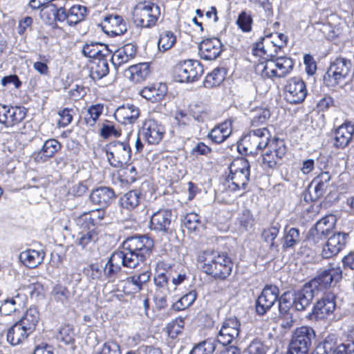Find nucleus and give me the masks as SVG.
Returning <instances> with one entry per match:
<instances>
[{"mask_svg":"<svg viewBox=\"0 0 354 354\" xmlns=\"http://www.w3.org/2000/svg\"><path fill=\"white\" fill-rule=\"evenodd\" d=\"M153 241L146 236H131L123 243L122 250L114 252L104 268V274L113 282L121 266L136 268L150 256Z\"/></svg>","mask_w":354,"mask_h":354,"instance_id":"f257e3e1","label":"nucleus"},{"mask_svg":"<svg viewBox=\"0 0 354 354\" xmlns=\"http://www.w3.org/2000/svg\"><path fill=\"white\" fill-rule=\"evenodd\" d=\"M230 173L225 180L219 185L223 192L244 193L250 180V164L245 158L234 160L229 167Z\"/></svg>","mask_w":354,"mask_h":354,"instance_id":"f03ea898","label":"nucleus"},{"mask_svg":"<svg viewBox=\"0 0 354 354\" xmlns=\"http://www.w3.org/2000/svg\"><path fill=\"white\" fill-rule=\"evenodd\" d=\"M203 270L215 279H225L232 270V262L225 253L205 252L201 257Z\"/></svg>","mask_w":354,"mask_h":354,"instance_id":"7ed1b4c3","label":"nucleus"},{"mask_svg":"<svg viewBox=\"0 0 354 354\" xmlns=\"http://www.w3.org/2000/svg\"><path fill=\"white\" fill-rule=\"evenodd\" d=\"M160 10L158 5L150 1L139 2L133 11V19L137 26L151 28L160 17Z\"/></svg>","mask_w":354,"mask_h":354,"instance_id":"20e7f679","label":"nucleus"},{"mask_svg":"<svg viewBox=\"0 0 354 354\" xmlns=\"http://www.w3.org/2000/svg\"><path fill=\"white\" fill-rule=\"evenodd\" d=\"M252 52L254 56L263 59L255 65V73L264 79L276 77L274 62L276 54L272 50L264 48L263 42H257L253 46Z\"/></svg>","mask_w":354,"mask_h":354,"instance_id":"39448f33","label":"nucleus"},{"mask_svg":"<svg viewBox=\"0 0 354 354\" xmlns=\"http://www.w3.org/2000/svg\"><path fill=\"white\" fill-rule=\"evenodd\" d=\"M352 68L350 59L339 57L331 63L329 68L324 76V84L328 87H333L344 83Z\"/></svg>","mask_w":354,"mask_h":354,"instance_id":"423d86ee","label":"nucleus"},{"mask_svg":"<svg viewBox=\"0 0 354 354\" xmlns=\"http://www.w3.org/2000/svg\"><path fill=\"white\" fill-rule=\"evenodd\" d=\"M272 140L270 131L263 127L251 130L244 136L242 142L245 152L254 154L259 150L268 149Z\"/></svg>","mask_w":354,"mask_h":354,"instance_id":"0eeeda50","label":"nucleus"},{"mask_svg":"<svg viewBox=\"0 0 354 354\" xmlns=\"http://www.w3.org/2000/svg\"><path fill=\"white\" fill-rule=\"evenodd\" d=\"M106 154L112 167L121 168L130 162L131 150L127 142L113 141L106 146Z\"/></svg>","mask_w":354,"mask_h":354,"instance_id":"6e6552de","label":"nucleus"},{"mask_svg":"<svg viewBox=\"0 0 354 354\" xmlns=\"http://www.w3.org/2000/svg\"><path fill=\"white\" fill-rule=\"evenodd\" d=\"M315 337V331L310 327L297 328L289 345L288 354H306Z\"/></svg>","mask_w":354,"mask_h":354,"instance_id":"1a4fd4ad","label":"nucleus"},{"mask_svg":"<svg viewBox=\"0 0 354 354\" xmlns=\"http://www.w3.org/2000/svg\"><path fill=\"white\" fill-rule=\"evenodd\" d=\"M203 73V65L198 60L188 59L180 62L175 67L176 78L180 82H195Z\"/></svg>","mask_w":354,"mask_h":354,"instance_id":"9d476101","label":"nucleus"},{"mask_svg":"<svg viewBox=\"0 0 354 354\" xmlns=\"http://www.w3.org/2000/svg\"><path fill=\"white\" fill-rule=\"evenodd\" d=\"M307 95L305 82L299 77H291L286 82L284 87V97L290 104L302 102Z\"/></svg>","mask_w":354,"mask_h":354,"instance_id":"9b49d317","label":"nucleus"},{"mask_svg":"<svg viewBox=\"0 0 354 354\" xmlns=\"http://www.w3.org/2000/svg\"><path fill=\"white\" fill-rule=\"evenodd\" d=\"M53 12L55 20L66 21L69 26H73L84 19L86 8L81 5H75L66 11L65 8L60 6L56 10L53 9Z\"/></svg>","mask_w":354,"mask_h":354,"instance_id":"f8f14e48","label":"nucleus"},{"mask_svg":"<svg viewBox=\"0 0 354 354\" xmlns=\"http://www.w3.org/2000/svg\"><path fill=\"white\" fill-rule=\"evenodd\" d=\"M342 277V271L338 265L330 263L328 268L322 270L315 278L308 283L316 282L317 292L330 286L333 283H337Z\"/></svg>","mask_w":354,"mask_h":354,"instance_id":"ddd939ff","label":"nucleus"},{"mask_svg":"<svg viewBox=\"0 0 354 354\" xmlns=\"http://www.w3.org/2000/svg\"><path fill=\"white\" fill-rule=\"evenodd\" d=\"M279 294L276 286L266 285L256 301V312L259 315H265L276 301Z\"/></svg>","mask_w":354,"mask_h":354,"instance_id":"4468645a","label":"nucleus"},{"mask_svg":"<svg viewBox=\"0 0 354 354\" xmlns=\"http://www.w3.org/2000/svg\"><path fill=\"white\" fill-rule=\"evenodd\" d=\"M349 235L345 232H337L330 236L322 247L323 258H331L339 253L346 246Z\"/></svg>","mask_w":354,"mask_h":354,"instance_id":"2eb2a0df","label":"nucleus"},{"mask_svg":"<svg viewBox=\"0 0 354 354\" xmlns=\"http://www.w3.org/2000/svg\"><path fill=\"white\" fill-rule=\"evenodd\" d=\"M240 332V322L236 317H230L223 322L221 328L217 335V344L223 346L231 344L236 339Z\"/></svg>","mask_w":354,"mask_h":354,"instance_id":"dca6fc26","label":"nucleus"},{"mask_svg":"<svg viewBox=\"0 0 354 354\" xmlns=\"http://www.w3.org/2000/svg\"><path fill=\"white\" fill-rule=\"evenodd\" d=\"M317 287L316 282H308L295 293L292 304L297 310H304L310 304L314 297L318 294Z\"/></svg>","mask_w":354,"mask_h":354,"instance_id":"f3484780","label":"nucleus"},{"mask_svg":"<svg viewBox=\"0 0 354 354\" xmlns=\"http://www.w3.org/2000/svg\"><path fill=\"white\" fill-rule=\"evenodd\" d=\"M268 149L274 150V157L271 155L270 151H266L262 154V163L265 167L274 169L276 167L278 162L283 157L286 153V147L283 140L278 138H274Z\"/></svg>","mask_w":354,"mask_h":354,"instance_id":"a211bd4d","label":"nucleus"},{"mask_svg":"<svg viewBox=\"0 0 354 354\" xmlns=\"http://www.w3.org/2000/svg\"><path fill=\"white\" fill-rule=\"evenodd\" d=\"M165 132V128L160 123L149 119L144 122L140 136L149 145H156L161 141Z\"/></svg>","mask_w":354,"mask_h":354,"instance_id":"6ab92c4d","label":"nucleus"},{"mask_svg":"<svg viewBox=\"0 0 354 354\" xmlns=\"http://www.w3.org/2000/svg\"><path fill=\"white\" fill-rule=\"evenodd\" d=\"M26 115L24 108L0 104V122L6 127H13L21 122Z\"/></svg>","mask_w":354,"mask_h":354,"instance_id":"aec40b11","label":"nucleus"},{"mask_svg":"<svg viewBox=\"0 0 354 354\" xmlns=\"http://www.w3.org/2000/svg\"><path fill=\"white\" fill-rule=\"evenodd\" d=\"M172 218L171 209H158L151 216L149 227L156 232H168L170 230Z\"/></svg>","mask_w":354,"mask_h":354,"instance_id":"412c9836","label":"nucleus"},{"mask_svg":"<svg viewBox=\"0 0 354 354\" xmlns=\"http://www.w3.org/2000/svg\"><path fill=\"white\" fill-rule=\"evenodd\" d=\"M335 309V303L333 295H326L317 301L313 312L308 315L310 319L319 320L327 318Z\"/></svg>","mask_w":354,"mask_h":354,"instance_id":"4be33fe9","label":"nucleus"},{"mask_svg":"<svg viewBox=\"0 0 354 354\" xmlns=\"http://www.w3.org/2000/svg\"><path fill=\"white\" fill-rule=\"evenodd\" d=\"M199 55L205 60H214L222 51V43L216 37L203 40L198 46Z\"/></svg>","mask_w":354,"mask_h":354,"instance_id":"5701e85b","label":"nucleus"},{"mask_svg":"<svg viewBox=\"0 0 354 354\" xmlns=\"http://www.w3.org/2000/svg\"><path fill=\"white\" fill-rule=\"evenodd\" d=\"M167 267V264L165 262H158L156 268V274L153 277L156 292L162 295H168L172 291L167 276L168 272L166 270Z\"/></svg>","mask_w":354,"mask_h":354,"instance_id":"b1692460","label":"nucleus"},{"mask_svg":"<svg viewBox=\"0 0 354 354\" xmlns=\"http://www.w3.org/2000/svg\"><path fill=\"white\" fill-rule=\"evenodd\" d=\"M354 135V124L351 122H345L334 133L333 146L336 148L344 149L352 140Z\"/></svg>","mask_w":354,"mask_h":354,"instance_id":"393cba45","label":"nucleus"},{"mask_svg":"<svg viewBox=\"0 0 354 354\" xmlns=\"http://www.w3.org/2000/svg\"><path fill=\"white\" fill-rule=\"evenodd\" d=\"M137 48L131 43H128L115 50H112L111 62L115 68L129 62L136 55Z\"/></svg>","mask_w":354,"mask_h":354,"instance_id":"a878e982","label":"nucleus"},{"mask_svg":"<svg viewBox=\"0 0 354 354\" xmlns=\"http://www.w3.org/2000/svg\"><path fill=\"white\" fill-rule=\"evenodd\" d=\"M140 114L138 106L127 104L119 106L115 111L114 117L120 123L124 124H134Z\"/></svg>","mask_w":354,"mask_h":354,"instance_id":"bb28decb","label":"nucleus"},{"mask_svg":"<svg viewBox=\"0 0 354 354\" xmlns=\"http://www.w3.org/2000/svg\"><path fill=\"white\" fill-rule=\"evenodd\" d=\"M115 197L113 189L108 187H100L92 190L89 198L91 202L102 208L107 207Z\"/></svg>","mask_w":354,"mask_h":354,"instance_id":"cd10ccee","label":"nucleus"},{"mask_svg":"<svg viewBox=\"0 0 354 354\" xmlns=\"http://www.w3.org/2000/svg\"><path fill=\"white\" fill-rule=\"evenodd\" d=\"M102 28L107 34L114 35H122L127 30L122 17L118 15L106 16L104 19Z\"/></svg>","mask_w":354,"mask_h":354,"instance_id":"c85d7f7f","label":"nucleus"},{"mask_svg":"<svg viewBox=\"0 0 354 354\" xmlns=\"http://www.w3.org/2000/svg\"><path fill=\"white\" fill-rule=\"evenodd\" d=\"M112 53L105 44L99 42L86 43L82 48V53L84 56L93 58L94 60L98 58L109 56Z\"/></svg>","mask_w":354,"mask_h":354,"instance_id":"c756f323","label":"nucleus"},{"mask_svg":"<svg viewBox=\"0 0 354 354\" xmlns=\"http://www.w3.org/2000/svg\"><path fill=\"white\" fill-rule=\"evenodd\" d=\"M24 327L18 322L10 327L6 335L8 342L12 346H17L24 343L31 335Z\"/></svg>","mask_w":354,"mask_h":354,"instance_id":"7c9ffc66","label":"nucleus"},{"mask_svg":"<svg viewBox=\"0 0 354 354\" xmlns=\"http://www.w3.org/2000/svg\"><path fill=\"white\" fill-rule=\"evenodd\" d=\"M45 257V253L43 251L35 250H26L19 254L20 261L30 268H35L40 265Z\"/></svg>","mask_w":354,"mask_h":354,"instance_id":"2f4dec72","label":"nucleus"},{"mask_svg":"<svg viewBox=\"0 0 354 354\" xmlns=\"http://www.w3.org/2000/svg\"><path fill=\"white\" fill-rule=\"evenodd\" d=\"M232 130V120H225L215 127L209 133V137L214 142L221 143L230 136Z\"/></svg>","mask_w":354,"mask_h":354,"instance_id":"473e14b6","label":"nucleus"},{"mask_svg":"<svg viewBox=\"0 0 354 354\" xmlns=\"http://www.w3.org/2000/svg\"><path fill=\"white\" fill-rule=\"evenodd\" d=\"M275 54L274 52H273ZM277 53H276L277 55ZM275 76L278 78L285 77L293 69L294 62L292 59L288 57H274Z\"/></svg>","mask_w":354,"mask_h":354,"instance_id":"72a5a7b5","label":"nucleus"},{"mask_svg":"<svg viewBox=\"0 0 354 354\" xmlns=\"http://www.w3.org/2000/svg\"><path fill=\"white\" fill-rule=\"evenodd\" d=\"M151 272L149 267L145 268L140 273H135L131 277L126 279V282L128 284H131L134 286L133 290L136 292L140 291L143 286H145L150 280Z\"/></svg>","mask_w":354,"mask_h":354,"instance_id":"f704fd0d","label":"nucleus"},{"mask_svg":"<svg viewBox=\"0 0 354 354\" xmlns=\"http://www.w3.org/2000/svg\"><path fill=\"white\" fill-rule=\"evenodd\" d=\"M39 320V314L37 308H30L17 322L32 334L35 331Z\"/></svg>","mask_w":354,"mask_h":354,"instance_id":"c9c22d12","label":"nucleus"},{"mask_svg":"<svg viewBox=\"0 0 354 354\" xmlns=\"http://www.w3.org/2000/svg\"><path fill=\"white\" fill-rule=\"evenodd\" d=\"M128 71L130 74L129 78L136 83L145 80L150 73L149 66L146 62L131 66Z\"/></svg>","mask_w":354,"mask_h":354,"instance_id":"e433bc0d","label":"nucleus"},{"mask_svg":"<svg viewBox=\"0 0 354 354\" xmlns=\"http://www.w3.org/2000/svg\"><path fill=\"white\" fill-rule=\"evenodd\" d=\"M24 299L17 294L15 297L4 300L0 306V313L3 315H10L12 313L23 307Z\"/></svg>","mask_w":354,"mask_h":354,"instance_id":"4c0bfd02","label":"nucleus"},{"mask_svg":"<svg viewBox=\"0 0 354 354\" xmlns=\"http://www.w3.org/2000/svg\"><path fill=\"white\" fill-rule=\"evenodd\" d=\"M61 147V144L57 140L49 139L43 145V147L38 153L37 158H40L43 161H46L48 158L53 157Z\"/></svg>","mask_w":354,"mask_h":354,"instance_id":"58836bf2","label":"nucleus"},{"mask_svg":"<svg viewBox=\"0 0 354 354\" xmlns=\"http://www.w3.org/2000/svg\"><path fill=\"white\" fill-rule=\"evenodd\" d=\"M109 72L107 59L104 57L93 60L91 68V76L93 79L100 80L105 77Z\"/></svg>","mask_w":354,"mask_h":354,"instance_id":"ea45409f","label":"nucleus"},{"mask_svg":"<svg viewBox=\"0 0 354 354\" xmlns=\"http://www.w3.org/2000/svg\"><path fill=\"white\" fill-rule=\"evenodd\" d=\"M141 193L138 190H131L124 194L120 199L123 208L131 210L138 206L140 202Z\"/></svg>","mask_w":354,"mask_h":354,"instance_id":"a19ab883","label":"nucleus"},{"mask_svg":"<svg viewBox=\"0 0 354 354\" xmlns=\"http://www.w3.org/2000/svg\"><path fill=\"white\" fill-rule=\"evenodd\" d=\"M176 42V37L171 30L162 31L159 35L158 48L162 53L171 49Z\"/></svg>","mask_w":354,"mask_h":354,"instance_id":"79ce46f5","label":"nucleus"},{"mask_svg":"<svg viewBox=\"0 0 354 354\" xmlns=\"http://www.w3.org/2000/svg\"><path fill=\"white\" fill-rule=\"evenodd\" d=\"M301 236L299 230L295 227H291L286 230L282 239V248L284 250L292 248L299 243Z\"/></svg>","mask_w":354,"mask_h":354,"instance_id":"37998d69","label":"nucleus"},{"mask_svg":"<svg viewBox=\"0 0 354 354\" xmlns=\"http://www.w3.org/2000/svg\"><path fill=\"white\" fill-rule=\"evenodd\" d=\"M280 229V225L276 223L272 226L268 227L263 230L261 233L262 239L265 242L269 244V248L271 250L278 249V244L274 242L275 239L277 237Z\"/></svg>","mask_w":354,"mask_h":354,"instance_id":"c03bdc74","label":"nucleus"},{"mask_svg":"<svg viewBox=\"0 0 354 354\" xmlns=\"http://www.w3.org/2000/svg\"><path fill=\"white\" fill-rule=\"evenodd\" d=\"M97 239V232L95 228H92L91 230L80 232L76 240V243L82 248H85L95 243Z\"/></svg>","mask_w":354,"mask_h":354,"instance_id":"a18cd8bd","label":"nucleus"},{"mask_svg":"<svg viewBox=\"0 0 354 354\" xmlns=\"http://www.w3.org/2000/svg\"><path fill=\"white\" fill-rule=\"evenodd\" d=\"M217 345L216 339L209 338L196 345L189 354H212Z\"/></svg>","mask_w":354,"mask_h":354,"instance_id":"49530a36","label":"nucleus"},{"mask_svg":"<svg viewBox=\"0 0 354 354\" xmlns=\"http://www.w3.org/2000/svg\"><path fill=\"white\" fill-rule=\"evenodd\" d=\"M270 117V112L268 109L257 107L251 111V125L258 127L264 124Z\"/></svg>","mask_w":354,"mask_h":354,"instance_id":"de8ad7c7","label":"nucleus"},{"mask_svg":"<svg viewBox=\"0 0 354 354\" xmlns=\"http://www.w3.org/2000/svg\"><path fill=\"white\" fill-rule=\"evenodd\" d=\"M224 79V69L216 68L206 76L204 85L206 88L215 87L220 85Z\"/></svg>","mask_w":354,"mask_h":354,"instance_id":"09e8293b","label":"nucleus"},{"mask_svg":"<svg viewBox=\"0 0 354 354\" xmlns=\"http://www.w3.org/2000/svg\"><path fill=\"white\" fill-rule=\"evenodd\" d=\"M104 106L102 104H96L90 106L86 111L84 120L87 125L93 127L100 116L102 114Z\"/></svg>","mask_w":354,"mask_h":354,"instance_id":"8fccbe9b","label":"nucleus"},{"mask_svg":"<svg viewBox=\"0 0 354 354\" xmlns=\"http://www.w3.org/2000/svg\"><path fill=\"white\" fill-rule=\"evenodd\" d=\"M275 37L279 40V42L270 41V37L268 36L266 38H261V41L259 42H263L264 48L271 49L270 47H272V48H274V52L277 53L278 50H281V48L286 45L288 37L283 33H276Z\"/></svg>","mask_w":354,"mask_h":354,"instance_id":"3c124183","label":"nucleus"},{"mask_svg":"<svg viewBox=\"0 0 354 354\" xmlns=\"http://www.w3.org/2000/svg\"><path fill=\"white\" fill-rule=\"evenodd\" d=\"M165 85H163L162 88L163 90L159 91L155 87H145L140 91L141 95L147 100L151 101L152 102H158L160 101L165 93Z\"/></svg>","mask_w":354,"mask_h":354,"instance_id":"603ef678","label":"nucleus"},{"mask_svg":"<svg viewBox=\"0 0 354 354\" xmlns=\"http://www.w3.org/2000/svg\"><path fill=\"white\" fill-rule=\"evenodd\" d=\"M196 297L197 293L195 290L189 291L174 303L172 308L177 311L185 310L194 302Z\"/></svg>","mask_w":354,"mask_h":354,"instance_id":"864d4df0","label":"nucleus"},{"mask_svg":"<svg viewBox=\"0 0 354 354\" xmlns=\"http://www.w3.org/2000/svg\"><path fill=\"white\" fill-rule=\"evenodd\" d=\"M336 344L337 339L335 335H329L318 345L317 350L321 354H330L337 347Z\"/></svg>","mask_w":354,"mask_h":354,"instance_id":"5fc2aeb1","label":"nucleus"},{"mask_svg":"<svg viewBox=\"0 0 354 354\" xmlns=\"http://www.w3.org/2000/svg\"><path fill=\"white\" fill-rule=\"evenodd\" d=\"M253 19L250 14L242 11L236 20V24L243 32H249L252 30Z\"/></svg>","mask_w":354,"mask_h":354,"instance_id":"6e6d98bb","label":"nucleus"},{"mask_svg":"<svg viewBox=\"0 0 354 354\" xmlns=\"http://www.w3.org/2000/svg\"><path fill=\"white\" fill-rule=\"evenodd\" d=\"M84 273L91 282L100 280L102 276V270L97 263L88 265L84 268Z\"/></svg>","mask_w":354,"mask_h":354,"instance_id":"4d7b16f0","label":"nucleus"},{"mask_svg":"<svg viewBox=\"0 0 354 354\" xmlns=\"http://www.w3.org/2000/svg\"><path fill=\"white\" fill-rule=\"evenodd\" d=\"M237 221L245 230L251 228L254 225V218L252 212L249 209H243L239 214Z\"/></svg>","mask_w":354,"mask_h":354,"instance_id":"13d9d810","label":"nucleus"},{"mask_svg":"<svg viewBox=\"0 0 354 354\" xmlns=\"http://www.w3.org/2000/svg\"><path fill=\"white\" fill-rule=\"evenodd\" d=\"M183 224L188 230L196 231L201 225L200 217L196 213H188L183 219Z\"/></svg>","mask_w":354,"mask_h":354,"instance_id":"bf43d9fd","label":"nucleus"},{"mask_svg":"<svg viewBox=\"0 0 354 354\" xmlns=\"http://www.w3.org/2000/svg\"><path fill=\"white\" fill-rule=\"evenodd\" d=\"M57 338L67 344L73 342L75 340V333L72 326L65 325L62 327L59 331Z\"/></svg>","mask_w":354,"mask_h":354,"instance_id":"052dcab7","label":"nucleus"},{"mask_svg":"<svg viewBox=\"0 0 354 354\" xmlns=\"http://www.w3.org/2000/svg\"><path fill=\"white\" fill-rule=\"evenodd\" d=\"M51 295L57 301L64 303L68 299L69 291L66 287L57 285L53 287Z\"/></svg>","mask_w":354,"mask_h":354,"instance_id":"680f3d73","label":"nucleus"},{"mask_svg":"<svg viewBox=\"0 0 354 354\" xmlns=\"http://www.w3.org/2000/svg\"><path fill=\"white\" fill-rule=\"evenodd\" d=\"M95 354H121L120 346L115 341H108L104 343L102 348Z\"/></svg>","mask_w":354,"mask_h":354,"instance_id":"e2e57ef3","label":"nucleus"},{"mask_svg":"<svg viewBox=\"0 0 354 354\" xmlns=\"http://www.w3.org/2000/svg\"><path fill=\"white\" fill-rule=\"evenodd\" d=\"M248 354H266L268 347L259 339H254L248 347Z\"/></svg>","mask_w":354,"mask_h":354,"instance_id":"0e129e2a","label":"nucleus"},{"mask_svg":"<svg viewBox=\"0 0 354 354\" xmlns=\"http://www.w3.org/2000/svg\"><path fill=\"white\" fill-rule=\"evenodd\" d=\"M327 233L325 232H321V230H318V228L315 227L311 229L309 232V236L308 238V241L310 245H317L319 243H322V241L326 239V236Z\"/></svg>","mask_w":354,"mask_h":354,"instance_id":"69168bd1","label":"nucleus"},{"mask_svg":"<svg viewBox=\"0 0 354 354\" xmlns=\"http://www.w3.org/2000/svg\"><path fill=\"white\" fill-rule=\"evenodd\" d=\"M100 134L104 138H108L112 136L114 137H119L120 136V131L107 120L102 124Z\"/></svg>","mask_w":354,"mask_h":354,"instance_id":"338daca9","label":"nucleus"},{"mask_svg":"<svg viewBox=\"0 0 354 354\" xmlns=\"http://www.w3.org/2000/svg\"><path fill=\"white\" fill-rule=\"evenodd\" d=\"M75 111L73 109L65 108L59 112L60 117L59 120V124L62 127L68 125L73 120Z\"/></svg>","mask_w":354,"mask_h":354,"instance_id":"774afa93","label":"nucleus"}]
</instances>
